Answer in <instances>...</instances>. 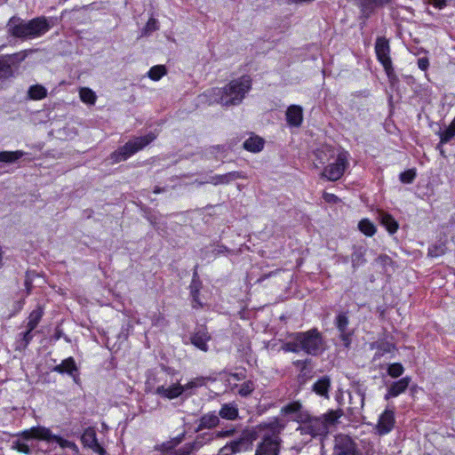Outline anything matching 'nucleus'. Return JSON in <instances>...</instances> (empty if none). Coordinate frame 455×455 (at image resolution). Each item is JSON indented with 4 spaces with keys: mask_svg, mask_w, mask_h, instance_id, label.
I'll return each mask as SVG.
<instances>
[{
    "mask_svg": "<svg viewBox=\"0 0 455 455\" xmlns=\"http://www.w3.org/2000/svg\"><path fill=\"white\" fill-rule=\"evenodd\" d=\"M251 88V80L243 76L234 79L222 88H212L204 92L203 96L207 101L220 103L222 106L239 105Z\"/></svg>",
    "mask_w": 455,
    "mask_h": 455,
    "instance_id": "f257e3e1",
    "label": "nucleus"
},
{
    "mask_svg": "<svg viewBox=\"0 0 455 455\" xmlns=\"http://www.w3.org/2000/svg\"><path fill=\"white\" fill-rule=\"evenodd\" d=\"M341 416L340 410H330L320 416H314L307 412V415L300 417L302 421L297 427V431L301 435L322 439L329 434L331 427L338 423Z\"/></svg>",
    "mask_w": 455,
    "mask_h": 455,
    "instance_id": "f03ea898",
    "label": "nucleus"
},
{
    "mask_svg": "<svg viewBox=\"0 0 455 455\" xmlns=\"http://www.w3.org/2000/svg\"><path fill=\"white\" fill-rule=\"evenodd\" d=\"M323 338L321 332L313 328L307 331L292 333L282 346L284 352H304L309 355H317L323 351Z\"/></svg>",
    "mask_w": 455,
    "mask_h": 455,
    "instance_id": "7ed1b4c3",
    "label": "nucleus"
},
{
    "mask_svg": "<svg viewBox=\"0 0 455 455\" xmlns=\"http://www.w3.org/2000/svg\"><path fill=\"white\" fill-rule=\"evenodd\" d=\"M234 433L235 429L205 432L197 435L194 442L186 443L184 446L177 450H173V448L180 443L183 440L184 434H182L177 438L173 439L171 443L163 445L165 449L163 455H189L191 452L199 450L211 441L214 439L232 436Z\"/></svg>",
    "mask_w": 455,
    "mask_h": 455,
    "instance_id": "20e7f679",
    "label": "nucleus"
},
{
    "mask_svg": "<svg viewBox=\"0 0 455 455\" xmlns=\"http://www.w3.org/2000/svg\"><path fill=\"white\" fill-rule=\"evenodd\" d=\"M265 430L261 442L258 444L255 455H278L280 451L279 433L283 428L277 419L261 425Z\"/></svg>",
    "mask_w": 455,
    "mask_h": 455,
    "instance_id": "39448f33",
    "label": "nucleus"
},
{
    "mask_svg": "<svg viewBox=\"0 0 455 455\" xmlns=\"http://www.w3.org/2000/svg\"><path fill=\"white\" fill-rule=\"evenodd\" d=\"M53 438V434L49 428L44 427H33L29 429H26L16 435V439L12 442V448L22 452L28 454L30 452L29 443L32 440H43L49 442Z\"/></svg>",
    "mask_w": 455,
    "mask_h": 455,
    "instance_id": "423d86ee",
    "label": "nucleus"
},
{
    "mask_svg": "<svg viewBox=\"0 0 455 455\" xmlns=\"http://www.w3.org/2000/svg\"><path fill=\"white\" fill-rule=\"evenodd\" d=\"M156 138L153 132L141 137L129 140L119 149L111 154V159L114 163L124 161L131 156L144 148Z\"/></svg>",
    "mask_w": 455,
    "mask_h": 455,
    "instance_id": "0eeeda50",
    "label": "nucleus"
},
{
    "mask_svg": "<svg viewBox=\"0 0 455 455\" xmlns=\"http://www.w3.org/2000/svg\"><path fill=\"white\" fill-rule=\"evenodd\" d=\"M348 166V153L341 152L338 155L335 163L326 166L323 172V176L329 180H338L343 175Z\"/></svg>",
    "mask_w": 455,
    "mask_h": 455,
    "instance_id": "6e6552de",
    "label": "nucleus"
},
{
    "mask_svg": "<svg viewBox=\"0 0 455 455\" xmlns=\"http://www.w3.org/2000/svg\"><path fill=\"white\" fill-rule=\"evenodd\" d=\"M375 52L378 60L383 66L387 75L389 76L393 73L392 60L389 56L390 46L385 37H378L375 43Z\"/></svg>",
    "mask_w": 455,
    "mask_h": 455,
    "instance_id": "1a4fd4ad",
    "label": "nucleus"
},
{
    "mask_svg": "<svg viewBox=\"0 0 455 455\" xmlns=\"http://www.w3.org/2000/svg\"><path fill=\"white\" fill-rule=\"evenodd\" d=\"M333 454L360 455V452L351 437L346 435H338L334 440Z\"/></svg>",
    "mask_w": 455,
    "mask_h": 455,
    "instance_id": "9d476101",
    "label": "nucleus"
},
{
    "mask_svg": "<svg viewBox=\"0 0 455 455\" xmlns=\"http://www.w3.org/2000/svg\"><path fill=\"white\" fill-rule=\"evenodd\" d=\"M27 27L28 28L29 39L42 36L51 28L48 20L44 16L27 21Z\"/></svg>",
    "mask_w": 455,
    "mask_h": 455,
    "instance_id": "9b49d317",
    "label": "nucleus"
},
{
    "mask_svg": "<svg viewBox=\"0 0 455 455\" xmlns=\"http://www.w3.org/2000/svg\"><path fill=\"white\" fill-rule=\"evenodd\" d=\"M8 32L14 37L29 39L27 21L18 17H12L7 24Z\"/></svg>",
    "mask_w": 455,
    "mask_h": 455,
    "instance_id": "f8f14e48",
    "label": "nucleus"
},
{
    "mask_svg": "<svg viewBox=\"0 0 455 455\" xmlns=\"http://www.w3.org/2000/svg\"><path fill=\"white\" fill-rule=\"evenodd\" d=\"M308 411L305 410L302 406V404L299 402H292L286 405H284L281 409V413L291 419V420H294L300 424L302 421V419L300 417L307 415Z\"/></svg>",
    "mask_w": 455,
    "mask_h": 455,
    "instance_id": "ddd939ff",
    "label": "nucleus"
},
{
    "mask_svg": "<svg viewBox=\"0 0 455 455\" xmlns=\"http://www.w3.org/2000/svg\"><path fill=\"white\" fill-rule=\"evenodd\" d=\"M81 441L85 447L92 449L94 452H97L100 455H105L106 451L98 443L94 428H86L81 436Z\"/></svg>",
    "mask_w": 455,
    "mask_h": 455,
    "instance_id": "4468645a",
    "label": "nucleus"
},
{
    "mask_svg": "<svg viewBox=\"0 0 455 455\" xmlns=\"http://www.w3.org/2000/svg\"><path fill=\"white\" fill-rule=\"evenodd\" d=\"M395 425V414L393 411L386 410L379 416L376 430L379 435H384L391 432Z\"/></svg>",
    "mask_w": 455,
    "mask_h": 455,
    "instance_id": "2eb2a0df",
    "label": "nucleus"
},
{
    "mask_svg": "<svg viewBox=\"0 0 455 455\" xmlns=\"http://www.w3.org/2000/svg\"><path fill=\"white\" fill-rule=\"evenodd\" d=\"M210 339L211 335L204 327H200L190 338L191 343L204 352L208 351L207 342Z\"/></svg>",
    "mask_w": 455,
    "mask_h": 455,
    "instance_id": "dca6fc26",
    "label": "nucleus"
},
{
    "mask_svg": "<svg viewBox=\"0 0 455 455\" xmlns=\"http://www.w3.org/2000/svg\"><path fill=\"white\" fill-rule=\"evenodd\" d=\"M285 116L290 126L299 127L303 121V109L299 105H291L286 110Z\"/></svg>",
    "mask_w": 455,
    "mask_h": 455,
    "instance_id": "f3484780",
    "label": "nucleus"
},
{
    "mask_svg": "<svg viewBox=\"0 0 455 455\" xmlns=\"http://www.w3.org/2000/svg\"><path fill=\"white\" fill-rule=\"evenodd\" d=\"M220 424V418L214 412H209L203 415L197 420V427L196 432H200L204 429H212Z\"/></svg>",
    "mask_w": 455,
    "mask_h": 455,
    "instance_id": "a211bd4d",
    "label": "nucleus"
},
{
    "mask_svg": "<svg viewBox=\"0 0 455 455\" xmlns=\"http://www.w3.org/2000/svg\"><path fill=\"white\" fill-rule=\"evenodd\" d=\"M410 382V377H404L395 382H393L387 389V393L385 396L386 400L389 399L390 397H396L405 392L409 387Z\"/></svg>",
    "mask_w": 455,
    "mask_h": 455,
    "instance_id": "6ab92c4d",
    "label": "nucleus"
},
{
    "mask_svg": "<svg viewBox=\"0 0 455 455\" xmlns=\"http://www.w3.org/2000/svg\"><path fill=\"white\" fill-rule=\"evenodd\" d=\"M156 394L168 399H174L183 394V387L180 384H173L169 387H165L164 386H159Z\"/></svg>",
    "mask_w": 455,
    "mask_h": 455,
    "instance_id": "aec40b11",
    "label": "nucleus"
},
{
    "mask_svg": "<svg viewBox=\"0 0 455 455\" xmlns=\"http://www.w3.org/2000/svg\"><path fill=\"white\" fill-rule=\"evenodd\" d=\"M245 175L240 172H230L221 175H215L211 177L209 182L217 186L220 184H228L237 179H244Z\"/></svg>",
    "mask_w": 455,
    "mask_h": 455,
    "instance_id": "412c9836",
    "label": "nucleus"
},
{
    "mask_svg": "<svg viewBox=\"0 0 455 455\" xmlns=\"http://www.w3.org/2000/svg\"><path fill=\"white\" fill-rule=\"evenodd\" d=\"M53 371L58 373H68L75 378V372L77 371V367L73 357H68L61 362V363L54 366Z\"/></svg>",
    "mask_w": 455,
    "mask_h": 455,
    "instance_id": "4be33fe9",
    "label": "nucleus"
},
{
    "mask_svg": "<svg viewBox=\"0 0 455 455\" xmlns=\"http://www.w3.org/2000/svg\"><path fill=\"white\" fill-rule=\"evenodd\" d=\"M378 218L381 225L386 228L389 234L392 235L397 231L399 225L391 214L380 211L379 212Z\"/></svg>",
    "mask_w": 455,
    "mask_h": 455,
    "instance_id": "5701e85b",
    "label": "nucleus"
},
{
    "mask_svg": "<svg viewBox=\"0 0 455 455\" xmlns=\"http://www.w3.org/2000/svg\"><path fill=\"white\" fill-rule=\"evenodd\" d=\"M238 416L239 413L236 404L231 403H224L219 411V418L220 417L228 420H235Z\"/></svg>",
    "mask_w": 455,
    "mask_h": 455,
    "instance_id": "b1692460",
    "label": "nucleus"
},
{
    "mask_svg": "<svg viewBox=\"0 0 455 455\" xmlns=\"http://www.w3.org/2000/svg\"><path fill=\"white\" fill-rule=\"evenodd\" d=\"M361 10L364 16H369L376 8L388 4L391 0H360Z\"/></svg>",
    "mask_w": 455,
    "mask_h": 455,
    "instance_id": "393cba45",
    "label": "nucleus"
},
{
    "mask_svg": "<svg viewBox=\"0 0 455 455\" xmlns=\"http://www.w3.org/2000/svg\"><path fill=\"white\" fill-rule=\"evenodd\" d=\"M331 387V379L329 377L324 376L319 379L313 386V390L315 394L329 398V389Z\"/></svg>",
    "mask_w": 455,
    "mask_h": 455,
    "instance_id": "a878e982",
    "label": "nucleus"
},
{
    "mask_svg": "<svg viewBox=\"0 0 455 455\" xmlns=\"http://www.w3.org/2000/svg\"><path fill=\"white\" fill-rule=\"evenodd\" d=\"M264 140L259 136L250 137L243 142V148L250 152L258 153L263 149Z\"/></svg>",
    "mask_w": 455,
    "mask_h": 455,
    "instance_id": "bb28decb",
    "label": "nucleus"
},
{
    "mask_svg": "<svg viewBox=\"0 0 455 455\" xmlns=\"http://www.w3.org/2000/svg\"><path fill=\"white\" fill-rule=\"evenodd\" d=\"M244 445L245 442L243 439L230 442L220 450L218 455H233L235 452L241 451Z\"/></svg>",
    "mask_w": 455,
    "mask_h": 455,
    "instance_id": "cd10ccee",
    "label": "nucleus"
},
{
    "mask_svg": "<svg viewBox=\"0 0 455 455\" xmlns=\"http://www.w3.org/2000/svg\"><path fill=\"white\" fill-rule=\"evenodd\" d=\"M365 252L366 249L363 246L354 247V251L351 254V261L353 267H358L365 262Z\"/></svg>",
    "mask_w": 455,
    "mask_h": 455,
    "instance_id": "c85d7f7f",
    "label": "nucleus"
},
{
    "mask_svg": "<svg viewBox=\"0 0 455 455\" xmlns=\"http://www.w3.org/2000/svg\"><path fill=\"white\" fill-rule=\"evenodd\" d=\"M43 315L44 310L41 307L38 306L29 314V316L28 317L27 328H29V330H34L41 321Z\"/></svg>",
    "mask_w": 455,
    "mask_h": 455,
    "instance_id": "c756f323",
    "label": "nucleus"
},
{
    "mask_svg": "<svg viewBox=\"0 0 455 455\" xmlns=\"http://www.w3.org/2000/svg\"><path fill=\"white\" fill-rule=\"evenodd\" d=\"M25 155L22 150L16 151H1L0 162L1 163H14Z\"/></svg>",
    "mask_w": 455,
    "mask_h": 455,
    "instance_id": "7c9ffc66",
    "label": "nucleus"
},
{
    "mask_svg": "<svg viewBox=\"0 0 455 455\" xmlns=\"http://www.w3.org/2000/svg\"><path fill=\"white\" fill-rule=\"evenodd\" d=\"M447 251L446 243L439 241L429 246L427 255L431 258H437L444 255Z\"/></svg>",
    "mask_w": 455,
    "mask_h": 455,
    "instance_id": "2f4dec72",
    "label": "nucleus"
},
{
    "mask_svg": "<svg viewBox=\"0 0 455 455\" xmlns=\"http://www.w3.org/2000/svg\"><path fill=\"white\" fill-rule=\"evenodd\" d=\"M200 287H201V283L199 282V280H197V279H196V277H194L189 285L190 294L193 299V302L195 303V304H193V307H202V303L199 301Z\"/></svg>",
    "mask_w": 455,
    "mask_h": 455,
    "instance_id": "473e14b6",
    "label": "nucleus"
},
{
    "mask_svg": "<svg viewBox=\"0 0 455 455\" xmlns=\"http://www.w3.org/2000/svg\"><path fill=\"white\" fill-rule=\"evenodd\" d=\"M80 100L88 105H94L97 100L95 92L87 87H82L79 90Z\"/></svg>",
    "mask_w": 455,
    "mask_h": 455,
    "instance_id": "72a5a7b5",
    "label": "nucleus"
},
{
    "mask_svg": "<svg viewBox=\"0 0 455 455\" xmlns=\"http://www.w3.org/2000/svg\"><path fill=\"white\" fill-rule=\"evenodd\" d=\"M28 93L31 100H39L46 97L47 90L41 84H36L29 87Z\"/></svg>",
    "mask_w": 455,
    "mask_h": 455,
    "instance_id": "f704fd0d",
    "label": "nucleus"
},
{
    "mask_svg": "<svg viewBox=\"0 0 455 455\" xmlns=\"http://www.w3.org/2000/svg\"><path fill=\"white\" fill-rule=\"evenodd\" d=\"M359 230L367 236H372L375 235L377 229L375 225L368 219H363L358 223Z\"/></svg>",
    "mask_w": 455,
    "mask_h": 455,
    "instance_id": "c9c22d12",
    "label": "nucleus"
},
{
    "mask_svg": "<svg viewBox=\"0 0 455 455\" xmlns=\"http://www.w3.org/2000/svg\"><path fill=\"white\" fill-rule=\"evenodd\" d=\"M166 74V68L163 65H156L148 70V77L151 80L158 81Z\"/></svg>",
    "mask_w": 455,
    "mask_h": 455,
    "instance_id": "e433bc0d",
    "label": "nucleus"
},
{
    "mask_svg": "<svg viewBox=\"0 0 455 455\" xmlns=\"http://www.w3.org/2000/svg\"><path fill=\"white\" fill-rule=\"evenodd\" d=\"M13 71L10 64L0 60V82L12 76Z\"/></svg>",
    "mask_w": 455,
    "mask_h": 455,
    "instance_id": "4c0bfd02",
    "label": "nucleus"
},
{
    "mask_svg": "<svg viewBox=\"0 0 455 455\" xmlns=\"http://www.w3.org/2000/svg\"><path fill=\"white\" fill-rule=\"evenodd\" d=\"M349 321L345 313H340L336 316L335 324L339 331H348Z\"/></svg>",
    "mask_w": 455,
    "mask_h": 455,
    "instance_id": "58836bf2",
    "label": "nucleus"
},
{
    "mask_svg": "<svg viewBox=\"0 0 455 455\" xmlns=\"http://www.w3.org/2000/svg\"><path fill=\"white\" fill-rule=\"evenodd\" d=\"M404 371L403 366L399 363H391L387 368V373L392 378L400 377Z\"/></svg>",
    "mask_w": 455,
    "mask_h": 455,
    "instance_id": "ea45409f",
    "label": "nucleus"
},
{
    "mask_svg": "<svg viewBox=\"0 0 455 455\" xmlns=\"http://www.w3.org/2000/svg\"><path fill=\"white\" fill-rule=\"evenodd\" d=\"M205 384V379L204 378H196L192 380H190L188 383H187L186 385H183L182 387H183V393L188 391V390H191V389H194V388H196V387H202Z\"/></svg>",
    "mask_w": 455,
    "mask_h": 455,
    "instance_id": "a19ab883",
    "label": "nucleus"
},
{
    "mask_svg": "<svg viewBox=\"0 0 455 455\" xmlns=\"http://www.w3.org/2000/svg\"><path fill=\"white\" fill-rule=\"evenodd\" d=\"M416 177V172L412 169L403 172L400 174V180L404 184H411Z\"/></svg>",
    "mask_w": 455,
    "mask_h": 455,
    "instance_id": "79ce46f5",
    "label": "nucleus"
},
{
    "mask_svg": "<svg viewBox=\"0 0 455 455\" xmlns=\"http://www.w3.org/2000/svg\"><path fill=\"white\" fill-rule=\"evenodd\" d=\"M52 441H55L56 443H58L62 448H69L71 450H74V451H76L77 450V446L75 443L71 442V441H68V440H65L61 437H58L56 435H53V438L51 439L49 442H52Z\"/></svg>",
    "mask_w": 455,
    "mask_h": 455,
    "instance_id": "37998d69",
    "label": "nucleus"
},
{
    "mask_svg": "<svg viewBox=\"0 0 455 455\" xmlns=\"http://www.w3.org/2000/svg\"><path fill=\"white\" fill-rule=\"evenodd\" d=\"M254 390V385L251 381L248 380L243 382L239 390L238 394L242 396H247L249 395L252 391Z\"/></svg>",
    "mask_w": 455,
    "mask_h": 455,
    "instance_id": "c03bdc74",
    "label": "nucleus"
},
{
    "mask_svg": "<svg viewBox=\"0 0 455 455\" xmlns=\"http://www.w3.org/2000/svg\"><path fill=\"white\" fill-rule=\"evenodd\" d=\"M309 361L308 360H297L295 362H293V364L299 370L300 373H299V377L301 376H306L307 375V363Z\"/></svg>",
    "mask_w": 455,
    "mask_h": 455,
    "instance_id": "a18cd8bd",
    "label": "nucleus"
},
{
    "mask_svg": "<svg viewBox=\"0 0 455 455\" xmlns=\"http://www.w3.org/2000/svg\"><path fill=\"white\" fill-rule=\"evenodd\" d=\"M352 333L349 331H339V338L346 347H348L351 344Z\"/></svg>",
    "mask_w": 455,
    "mask_h": 455,
    "instance_id": "49530a36",
    "label": "nucleus"
},
{
    "mask_svg": "<svg viewBox=\"0 0 455 455\" xmlns=\"http://www.w3.org/2000/svg\"><path fill=\"white\" fill-rule=\"evenodd\" d=\"M428 66H429V61H428V59H427V58L423 57V58H419V59L418 60V67H419L421 70H423V71L427 70V68H428Z\"/></svg>",
    "mask_w": 455,
    "mask_h": 455,
    "instance_id": "de8ad7c7",
    "label": "nucleus"
},
{
    "mask_svg": "<svg viewBox=\"0 0 455 455\" xmlns=\"http://www.w3.org/2000/svg\"><path fill=\"white\" fill-rule=\"evenodd\" d=\"M33 330H29V328H27V331L25 332L22 333V339H23V341L25 342V345H28L31 339H33V335L31 333Z\"/></svg>",
    "mask_w": 455,
    "mask_h": 455,
    "instance_id": "09e8293b",
    "label": "nucleus"
},
{
    "mask_svg": "<svg viewBox=\"0 0 455 455\" xmlns=\"http://www.w3.org/2000/svg\"><path fill=\"white\" fill-rule=\"evenodd\" d=\"M395 348L394 345L391 343H382L379 346V349L383 351V353H390Z\"/></svg>",
    "mask_w": 455,
    "mask_h": 455,
    "instance_id": "8fccbe9b",
    "label": "nucleus"
},
{
    "mask_svg": "<svg viewBox=\"0 0 455 455\" xmlns=\"http://www.w3.org/2000/svg\"><path fill=\"white\" fill-rule=\"evenodd\" d=\"M25 286H26L28 293H29L32 289V279L30 278L29 274H28L26 276Z\"/></svg>",
    "mask_w": 455,
    "mask_h": 455,
    "instance_id": "3c124183",
    "label": "nucleus"
},
{
    "mask_svg": "<svg viewBox=\"0 0 455 455\" xmlns=\"http://www.w3.org/2000/svg\"><path fill=\"white\" fill-rule=\"evenodd\" d=\"M434 6L442 9L446 5V0H434Z\"/></svg>",
    "mask_w": 455,
    "mask_h": 455,
    "instance_id": "603ef678",
    "label": "nucleus"
},
{
    "mask_svg": "<svg viewBox=\"0 0 455 455\" xmlns=\"http://www.w3.org/2000/svg\"><path fill=\"white\" fill-rule=\"evenodd\" d=\"M156 20L155 19H150L147 23L148 29H156Z\"/></svg>",
    "mask_w": 455,
    "mask_h": 455,
    "instance_id": "864d4df0",
    "label": "nucleus"
},
{
    "mask_svg": "<svg viewBox=\"0 0 455 455\" xmlns=\"http://www.w3.org/2000/svg\"><path fill=\"white\" fill-rule=\"evenodd\" d=\"M324 198L327 202H336L338 197L332 194H325Z\"/></svg>",
    "mask_w": 455,
    "mask_h": 455,
    "instance_id": "5fc2aeb1",
    "label": "nucleus"
},
{
    "mask_svg": "<svg viewBox=\"0 0 455 455\" xmlns=\"http://www.w3.org/2000/svg\"><path fill=\"white\" fill-rule=\"evenodd\" d=\"M322 153H323V151L318 150V151L316 152V156H317L318 158H320V163H321V164H323V163H324V161H323V159L320 156V155H321Z\"/></svg>",
    "mask_w": 455,
    "mask_h": 455,
    "instance_id": "6e6d98bb",
    "label": "nucleus"
},
{
    "mask_svg": "<svg viewBox=\"0 0 455 455\" xmlns=\"http://www.w3.org/2000/svg\"><path fill=\"white\" fill-rule=\"evenodd\" d=\"M17 56H20L19 60H24L26 55L24 53L20 52V53H18Z\"/></svg>",
    "mask_w": 455,
    "mask_h": 455,
    "instance_id": "4d7b16f0",
    "label": "nucleus"
},
{
    "mask_svg": "<svg viewBox=\"0 0 455 455\" xmlns=\"http://www.w3.org/2000/svg\"><path fill=\"white\" fill-rule=\"evenodd\" d=\"M154 192H155V193H156V194H157V193H160V192H161V189H160V188H156Z\"/></svg>",
    "mask_w": 455,
    "mask_h": 455,
    "instance_id": "13d9d810",
    "label": "nucleus"
}]
</instances>
